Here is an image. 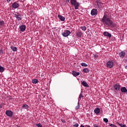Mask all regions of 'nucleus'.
I'll use <instances>...</instances> for the list:
<instances>
[{
  "mask_svg": "<svg viewBox=\"0 0 127 127\" xmlns=\"http://www.w3.org/2000/svg\"><path fill=\"white\" fill-rule=\"evenodd\" d=\"M101 21L106 26H110L111 27H114V26H116V25H115L114 22L108 18V16L106 15H104L103 18L101 20Z\"/></svg>",
  "mask_w": 127,
  "mask_h": 127,
  "instance_id": "nucleus-1",
  "label": "nucleus"
},
{
  "mask_svg": "<svg viewBox=\"0 0 127 127\" xmlns=\"http://www.w3.org/2000/svg\"><path fill=\"white\" fill-rule=\"evenodd\" d=\"M14 16L18 21H20L22 19V16L19 13L16 12L14 14Z\"/></svg>",
  "mask_w": 127,
  "mask_h": 127,
  "instance_id": "nucleus-2",
  "label": "nucleus"
},
{
  "mask_svg": "<svg viewBox=\"0 0 127 127\" xmlns=\"http://www.w3.org/2000/svg\"><path fill=\"white\" fill-rule=\"evenodd\" d=\"M62 35L64 37H67L69 36V35L71 34V32L70 31L66 30L64 31V32L62 33Z\"/></svg>",
  "mask_w": 127,
  "mask_h": 127,
  "instance_id": "nucleus-3",
  "label": "nucleus"
},
{
  "mask_svg": "<svg viewBox=\"0 0 127 127\" xmlns=\"http://www.w3.org/2000/svg\"><path fill=\"white\" fill-rule=\"evenodd\" d=\"M106 66L107 68H113L114 67V63L112 61H109L107 63Z\"/></svg>",
  "mask_w": 127,
  "mask_h": 127,
  "instance_id": "nucleus-4",
  "label": "nucleus"
},
{
  "mask_svg": "<svg viewBox=\"0 0 127 127\" xmlns=\"http://www.w3.org/2000/svg\"><path fill=\"white\" fill-rule=\"evenodd\" d=\"M6 116H7V117L11 118V117H12L13 113L11 111L7 110L6 111Z\"/></svg>",
  "mask_w": 127,
  "mask_h": 127,
  "instance_id": "nucleus-5",
  "label": "nucleus"
},
{
  "mask_svg": "<svg viewBox=\"0 0 127 127\" xmlns=\"http://www.w3.org/2000/svg\"><path fill=\"white\" fill-rule=\"evenodd\" d=\"M91 14L92 15H97V14H98V10L93 9L91 11Z\"/></svg>",
  "mask_w": 127,
  "mask_h": 127,
  "instance_id": "nucleus-6",
  "label": "nucleus"
},
{
  "mask_svg": "<svg viewBox=\"0 0 127 127\" xmlns=\"http://www.w3.org/2000/svg\"><path fill=\"white\" fill-rule=\"evenodd\" d=\"M25 29H26V26L24 25H22L20 27V31H22L23 32V31H25Z\"/></svg>",
  "mask_w": 127,
  "mask_h": 127,
  "instance_id": "nucleus-7",
  "label": "nucleus"
},
{
  "mask_svg": "<svg viewBox=\"0 0 127 127\" xmlns=\"http://www.w3.org/2000/svg\"><path fill=\"white\" fill-rule=\"evenodd\" d=\"M18 6H19V4H18V3H17L16 2H14L12 4L13 8H17V7H18Z\"/></svg>",
  "mask_w": 127,
  "mask_h": 127,
  "instance_id": "nucleus-8",
  "label": "nucleus"
},
{
  "mask_svg": "<svg viewBox=\"0 0 127 127\" xmlns=\"http://www.w3.org/2000/svg\"><path fill=\"white\" fill-rule=\"evenodd\" d=\"M103 34L104 36H107L108 37H109V38L112 37V34H111V33H109L108 32H104Z\"/></svg>",
  "mask_w": 127,
  "mask_h": 127,
  "instance_id": "nucleus-9",
  "label": "nucleus"
},
{
  "mask_svg": "<svg viewBox=\"0 0 127 127\" xmlns=\"http://www.w3.org/2000/svg\"><path fill=\"white\" fill-rule=\"evenodd\" d=\"M126 56V53L124 51L121 52L119 53V56L121 58H124Z\"/></svg>",
  "mask_w": 127,
  "mask_h": 127,
  "instance_id": "nucleus-10",
  "label": "nucleus"
},
{
  "mask_svg": "<svg viewBox=\"0 0 127 127\" xmlns=\"http://www.w3.org/2000/svg\"><path fill=\"white\" fill-rule=\"evenodd\" d=\"M58 18L61 21H65V17L60 14L58 15Z\"/></svg>",
  "mask_w": 127,
  "mask_h": 127,
  "instance_id": "nucleus-11",
  "label": "nucleus"
},
{
  "mask_svg": "<svg viewBox=\"0 0 127 127\" xmlns=\"http://www.w3.org/2000/svg\"><path fill=\"white\" fill-rule=\"evenodd\" d=\"M121 86L120 85V84H115L114 86V90H116V91L119 90Z\"/></svg>",
  "mask_w": 127,
  "mask_h": 127,
  "instance_id": "nucleus-12",
  "label": "nucleus"
},
{
  "mask_svg": "<svg viewBox=\"0 0 127 127\" xmlns=\"http://www.w3.org/2000/svg\"><path fill=\"white\" fill-rule=\"evenodd\" d=\"M72 74L73 75V76H74V77H77V76H79V75H80V72H77L75 71H72Z\"/></svg>",
  "mask_w": 127,
  "mask_h": 127,
  "instance_id": "nucleus-13",
  "label": "nucleus"
},
{
  "mask_svg": "<svg viewBox=\"0 0 127 127\" xmlns=\"http://www.w3.org/2000/svg\"><path fill=\"white\" fill-rule=\"evenodd\" d=\"M96 2H97V5L98 6V7H101L102 2H101V0H97Z\"/></svg>",
  "mask_w": 127,
  "mask_h": 127,
  "instance_id": "nucleus-14",
  "label": "nucleus"
},
{
  "mask_svg": "<svg viewBox=\"0 0 127 127\" xmlns=\"http://www.w3.org/2000/svg\"><path fill=\"white\" fill-rule=\"evenodd\" d=\"M81 84L82 86H84V87H89V85L86 81H81Z\"/></svg>",
  "mask_w": 127,
  "mask_h": 127,
  "instance_id": "nucleus-15",
  "label": "nucleus"
},
{
  "mask_svg": "<svg viewBox=\"0 0 127 127\" xmlns=\"http://www.w3.org/2000/svg\"><path fill=\"white\" fill-rule=\"evenodd\" d=\"M82 98H84V96H83V92L81 91L78 97V102L81 101V99H82Z\"/></svg>",
  "mask_w": 127,
  "mask_h": 127,
  "instance_id": "nucleus-16",
  "label": "nucleus"
},
{
  "mask_svg": "<svg viewBox=\"0 0 127 127\" xmlns=\"http://www.w3.org/2000/svg\"><path fill=\"white\" fill-rule=\"evenodd\" d=\"M121 91L122 93H126L127 92V89L125 87H123L121 88Z\"/></svg>",
  "mask_w": 127,
  "mask_h": 127,
  "instance_id": "nucleus-17",
  "label": "nucleus"
},
{
  "mask_svg": "<svg viewBox=\"0 0 127 127\" xmlns=\"http://www.w3.org/2000/svg\"><path fill=\"white\" fill-rule=\"evenodd\" d=\"M70 3L72 5H76L77 1L76 0H70Z\"/></svg>",
  "mask_w": 127,
  "mask_h": 127,
  "instance_id": "nucleus-18",
  "label": "nucleus"
},
{
  "mask_svg": "<svg viewBox=\"0 0 127 127\" xmlns=\"http://www.w3.org/2000/svg\"><path fill=\"white\" fill-rule=\"evenodd\" d=\"M76 35L77 37H81L82 35H83V33L81 32H78L76 33Z\"/></svg>",
  "mask_w": 127,
  "mask_h": 127,
  "instance_id": "nucleus-19",
  "label": "nucleus"
},
{
  "mask_svg": "<svg viewBox=\"0 0 127 127\" xmlns=\"http://www.w3.org/2000/svg\"><path fill=\"white\" fill-rule=\"evenodd\" d=\"M10 48H11V50H12V51H13V52H15V51H17V48L15 47L11 46V47H10Z\"/></svg>",
  "mask_w": 127,
  "mask_h": 127,
  "instance_id": "nucleus-20",
  "label": "nucleus"
},
{
  "mask_svg": "<svg viewBox=\"0 0 127 127\" xmlns=\"http://www.w3.org/2000/svg\"><path fill=\"white\" fill-rule=\"evenodd\" d=\"M100 110L99 108H97L94 110V113L95 114H100Z\"/></svg>",
  "mask_w": 127,
  "mask_h": 127,
  "instance_id": "nucleus-21",
  "label": "nucleus"
},
{
  "mask_svg": "<svg viewBox=\"0 0 127 127\" xmlns=\"http://www.w3.org/2000/svg\"><path fill=\"white\" fill-rule=\"evenodd\" d=\"M32 83H33V84H37V83H38V80L34 79L32 80Z\"/></svg>",
  "mask_w": 127,
  "mask_h": 127,
  "instance_id": "nucleus-22",
  "label": "nucleus"
},
{
  "mask_svg": "<svg viewBox=\"0 0 127 127\" xmlns=\"http://www.w3.org/2000/svg\"><path fill=\"white\" fill-rule=\"evenodd\" d=\"M22 108L23 109H28L29 107H28V105H27L26 104H24L22 106Z\"/></svg>",
  "mask_w": 127,
  "mask_h": 127,
  "instance_id": "nucleus-23",
  "label": "nucleus"
},
{
  "mask_svg": "<svg viewBox=\"0 0 127 127\" xmlns=\"http://www.w3.org/2000/svg\"><path fill=\"white\" fill-rule=\"evenodd\" d=\"M4 21H0V26H4Z\"/></svg>",
  "mask_w": 127,
  "mask_h": 127,
  "instance_id": "nucleus-24",
  "label": "nucleus"
},
{
  "mask_svg": "<svg viewBox=\"0 0 127 127\" xmlns=\"http://www.w3.org/2000/svg\"><path fill=\"white\" fill-rule=\"evenodd\" d=\"M3 71H4V68L1 66H0V72L2 73Z\"/></svg>",
  "mask_w": 127,
  "mask_h": 127,
  "instance_id": "nucleus-25",
  "label": "nucleus"
},
{
  "mask_svg": "<svg viewBox=\"0 0 127 127\" xmlns=\"http://www.w3.org/2000/svg\"><path fill=\"white\" fill-rule=\"evenodd\" d=\"M81 66H82V67H87L88 66V64H85L84 63H82L81 64Z\"/></svg>",
  "mask_w": 127,
  "mask_h": 127,
  "instance_id": "nucleus-26",
  "label": "nucleus"
},
{
  "mask_svg": "<svg viewBox=\"0 0 127 127\" xmlns=\"http://www.w3.org/2000/svg\"><path fill=\"white\" fill-rule=\"evenodd\" d=\"M80 28L83 31H86V29H87V28L86 27V26H82V27H80Z\"/></svg>",
  "mask_w": 127,
  "mask_h": 127,
  "instance_id": "nucleus-27",
  "label": "nucleus"
},
{
  "mask_svg": "<svg viewBox=\"0 0 127 127\" xmlns=\"http://www.w3.org/2000/svg\"><path fill=\"white\" fill-rule=\"evenodd\" d=\"M117 125H119V126L121 127H126V125H123V124H120L119 123H117Z\"/></svg>",
  "mask_w": 127,
  "mask_h": 127,
  "instance_id": "nucleus-28",
  "label": "nucleus"
},
{
  "mask_svg": "<svg viewBox=\"0 0 127 127\" xmlns=\"http://www.w3.org/2000/svg\"><path fill=\"white\" fill-rule=\"evenodd\" d=\"M83 71L84 73H88V72H89V69L88 68H84L83 69Z\"/></svg>",
  "mask_w": 127,
  "mask_h": 127,
  "instance_id": "nucleus-29",
  "label": "nucleus"
},
{
  "mask_svg": "<svg viewBox=\"0 0 127 127\" xmlns=\"http://www.w3.org/2000/svg\"><path fill=\"white\" fill-rule=\"evenodd\" d=\"M75 5V9H78V7H79V3H76V4Z\"/></svg>",
  "mask_w": 127,
  "mask_h": 127,
  "instance_id": "nucleus-30",
  "label": "nucleus"
},
{
  "mask_svg": "<svg viewBox=\"0 0 127 127\" xmlns=\"http://www.w3.org/2000/svg\"><path fill=\"white\" fill-rule=\"evenodd\" d=\"M79 105H80V101L78 102V105L75 107L76 110H79Z\"/></svg>",
  "mask_w": 127,
  "mask_h": 127,
  "instance_id": "nucleus-31",
  "label": "nucleus"
},
{
  "mask_svg": "<svg viewBox=\"0 0 127 127\" xmlns=\"http://www.w3.org/2000/svg\"><path fill=\"white\" fill-rule=\"evenodd\" d=\"M103 121H104V122H105V123H108V122H109V120L107 118H104L103 119Z\"/></svg>",
  "mask_w": 127,
  "mask_h": 127,
  "instance_id": "nucleus-32",
  "label": "nucleus"
},
{
  "mask_svg": "<svg viewBox=\"0 0 127 127\" xmlns=\"http://www.w3.org/2000/svg\"><path fill=\"white\" fill-rule=\"evenodd\" d=\"M110 126L112 127H118L117 126H116L114 124H111V125H110Z\"/></svg>",
  "mask_w": 127,
  "mask_h": 127,
  "instance_id": "nucleus-33",
  "label": "nucleus"
},
{
  "mask_svg": "<svg viewBox=\"0 0 127 127\" xmlns=\"http://www.w3.org/2000/svg\"><path fill=\"white\" fill-rule=\"evenodd\" d=\"M37 127H43L42 125L40 123L37 125Z\"/></svg>",
  "mask_w": 127,
  "mask_h": 127,
  "instance_id": "nucleus-34",
  "label": "nucleus"
},
{
  "mask_svg": "<svg viewBox=\"0 0 127 127\" xmlns=\"http://www.w3.org/2000/svg\"><path fill=\"white\" fill-rule=\"evenodd\" d=\"M73 127H79V124L76 123V124L73 125Z\"/></svg>",
  "mask_w": 127,
  "mask_h": 127,
  "instance_id": "nucleus-35",
  "label": "nucleus"
},
{
  "mask_svg": "<svg viewBox=\"0 0 127 127\" xmlns=\"http://www.w3.org/2000/svg\"><path fill=\"white\" fill-rule=\"evenodd\" d=\"M3 53V52H2V50H0V55H1Z\"/></svg>",
  "mask_w": 127,
  "mask_h": 127,
  "instance_id": "nucleus-36",
  "label": "nucleus"
},
{
  "mask_svg": "<svg viewBox=\"0 0 127 127\" xmlns=\"http://www.w3.org/2000/svg\"><path fill=\"white\" fill-rule=\"evenodd\" d=\"M80 127H85V126H84L83 125H81ZM86 127H91L89 126H86Z\"/></svg>",
  "mask_w": 127,
  "mask_h": 127,
  "instance_id": "nucleus-37",
  "label": "nucleus"
},
{
  "mask_svg": "<svg viewBox=\"0 0 127 127\" xmlns=\"http://www.w3.org/2000/svg\"><path fill=\"white\" fill-rule=\"evenodd\" d=\"M69 0H65V2H66V3H69Z\"/></svg>",
  "mask_w": 127,
  "mask_h": 127,
  "instance_id": "nucleus-38",
  "label": "nucleus"
},
{
  "mask_svg": "<svg viewBox=\"0 0 127 127\" xmlns=\"http://www.w3.org/2000/svg\"><path fill=\"white\" fill-rule=\"evenodd\" d=\"M94 127H99V126H98L97 125H94Z\"/></svg>",
  "mask_w": 127,
  "mask_h": 127,
  "instance_id": "nucleus-39",
  "label": "nucleus"
},
{
  "mask_svg": "<svg viewBox=\"0 0 127 127\" xmlns=\"http://www.w3.org/2000/svg\"><path fill=\"white\" fill-rule=\"evenodd\" d=\"M61 121L62 122V123H65V120H62Z\"/></svg>",
  "mask_w": 127,
  "mask_h": 127,
  "instance_id": "nucleus-40",
  "label": "nucleus"
},
{
  "mask_svg": "<svg viewBox=\"0 0 127 127\" xmlns=\"http://www.w3.org/2000/svg\"><path fill=\"white\" fill-rule=\"evenodd\" d=\"M1 108H2V105H0V109H1Z\"/></svg>",
  "mask_w": 127,
  "mask_h": 127,
  "instance_id": "nucleus-41",
  "label": "nucleus"
},
{
  "mask_svg": "<svg viewBox=\"0 0 127 127\" xmlns=\"http://www.w3.org/2000/svg\"><path fill=\"white\" fill-rule=\"evenodd\" d=\"M125 69H127V65L125 66Z\"/></svg>",
  "mask_w": 127,
  "mask_h": 127,
  "instance_id": "nucleus-42",
  "label": "nucleus"
},
{
  "mask_svg": "<svg viewBox=\"0 0 127 127\" xmlns=\"http://www.w3.org/2000/svg\"><path fill=\"white\" fill-rule=\"evenodd\" d=\"M7 1H10V0H7Z\"/></svg>",
  "mask_w": 127,
  "mask_h": 127,
  "instance_id": "nucleus-43",
  "label": "nucleus"
}]
</instances>
